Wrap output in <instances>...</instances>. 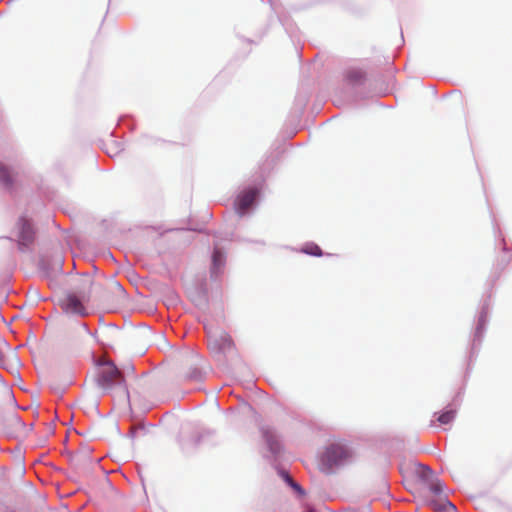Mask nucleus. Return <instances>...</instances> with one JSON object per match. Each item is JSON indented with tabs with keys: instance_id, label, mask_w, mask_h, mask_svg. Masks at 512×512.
Returning a JSON list of instances; mask_svg holds the SVG:
<instances>
[{
	"instance_id": "obj_5",
	"label": "nucleus",
	"mask_w": 512,
	"mask_h": 512,
	"mask_svg": "<svg viewBox=\"0 0 512 512\" xmlns=\"http://www.w3.org/2000/svg\"><path fill=\"white\" fill-rule=\"evenodd\" d=\"M97 384L104 391L110 390L115 385H120L124 381L118 368L109 361H104L99 365Z\"/></svg>"
},
{
	"instance_id": "obj_9",
	"label": "nucleus",
	"mask_w": 512,
	"mask_h": 512,
	"mask_svg": "<svg viewBox=\"0 0 512 512\" xmlns=\"http://www.w3.org/2000/svg\"><path fill=\"white\" fill-rule=\"evenodd\" d=\"M301 252L312 255V256H322L321 248L314 243H307L301 248Z\"/></svg>"
},
{
	"instance_id": "obj_12",
	"label": "nucleus",
	"mask_w": 512,
	"mask_h": 512,
	"mask_svg": "<svg viewBox=\"0 0 512 512\" xmlns=\"http://www.w3.org/2000/svg\"><path fill=\"white\" fill-rule=\"evenodd\" d=\"M222 261V254L220 251L218 250H215L214 253H213V262L215 265H218L220 264V262Z\"/></svg>"
},
{
	"instance_id": "obj_3",
	"label": "nucleus",
	"mask_w": 512,
	"mask_h": 512,
	"mask_svg": "<svg viewBox=\"0 0 512 512\" xmlns=\"http://www.w3.org/2000/svg\"><path fill=\"white\" fill-rule=\"evenodd\" d=\"M352 454L350 450L341 443L330 445L321 456L320 468L323 472L329 473L333 468L346 463Z\"/></svg>"
},
{
	"instance_id": "obj_10",
	"label": "nucleus",
	"mask_w": 512,
	"mask_h": 512,
	"mask_svg": "<svg viewBox=\"0 0 512 512\" xmlns=\"http://www.w3.org/2000/svg\"><path fill=\"white\" fill-rule=\"evenodd\" d=\"M263 434H264V437H265V439H266L267 443H268V444H269V446H270V449H271L272 451H277V450H278V448H279V444H278V442L275 440V435L273 434V432H272V431H269V430H265V431L263 432Z\"/></svg>"
},
{
	"instance_id": "obj_4",
	"label": "nucleus",
	"mask_w": 512,
	"mask_h": 512,
	"mask_svg": "<svg viewBox=\"0 0 512 512\" xmlns=\"http://www.w3.org/2000/svg\"><path fill=\"white\" fill-rule=\"evenodd\" d=\"M207 347L214 358L222 361L226 356L235 351V344L231 336L224 332L210 333L208 335Z\"/></svg>"
},
{
	"instance_id": "obj_8",
	"label": "nucleus",
	"mask_w": 512,
	"mask_h": 512,
	"mask_svg": "<svg viewBox=\"0 0 512 512\" xmlns=\"http://www.w3.org/2000/svg\"><path fill=\"white\" fill-rule=\"evenodd\" d=\"M14 174L13 172L0 163V181L6 186V187H12L14 184Z\"/></svg>"
},
{
	"instance_id": "obj_14",
	"label": "nucleus",
	"mask_w": 512,
	"mask_h": 512,
	"mask_svg": "<svg viewBox=\"0 0 512 512\" xmlns=\"http://www.w3.org/2000/svg\"><path fill=\"white\" fill-rule=\"evenodd\" d=\"M452 511L457 512V508L453 503L450 502V512H452Z\"/></svg>"
},
{
	"instance_id": "obj_11",
	"label": "nucleus",
	"mask_w": 512,
	"mask_h": 512,
	"mask_svg": "<svg viewBox=\"0 0 512 512\" xmlns=\"http://www.w3.org/2000/svg\"><path fill=\"white\" fill-rule=\"evenodd\" d=\"M348 78L351 80H360L363 78V73L360 70H351L348 72Z\"/></svg>"
},
{
	"instance_id": "obj_13",
	"label": "nucleus",
	"mask_w": 512,
	"mask_h": 512,
	"mask_svg": "<svg viewBox=\"0 0 512 512\" xmlns=\"http://www.w3.org/2000/svg\"><path fill=\"white\" fill-rule=\"evenodd\" d=\"M437 421L440 424H447L448 423V412H444L437 418Z\"/></svg>"
},
{
	"instance_id": "obj_7",
	"label": "nucleus",
	"mask_w": 512,
	"mask_h": 512,
	"mask_svg": "<svg viewBox=\"0 0 512 512\" xmlns=\"http://www.w3.org/2000/svg\"><path fill=\"white\" fill-rule=\"evenodd\" d=\"M257 195V191L254 189H249L247 191L242 192L235 203L236 210L240 215H243L254 203Z\"/></svg>"
},
{
	"instance_id": "obj_6",
	"label": "nucleus",
	"mask_w": 512,
	"mask_h": 512,
	"mask_svg": "<svg viewBox=\"0 0 512 512\" xmlns=\"http://www.w3.org/2000/svg\"><path fill=\"white\" fill-rule=\"evenodd\" d=\"M18 244L20 247H27L34 241V231L30 222L25 218L19 219Z\"/></svg>"
},
{
	"instance_id": "obj_1",
	"label": "nucleus",
	"mask_w": 512,
	"mask_h": 512,
	"mask_svg": "<svg viewBox=\"0 0 512 512\" xmlns=\"http://www.w3.org/2000/svg\"><path fill=\"white\" fill-rule=\"evenodd\" d=\"M417 474L419 484L425 492L428 505L435 512H447L448 500L444 493V482H441L428 467H420Z\"/></svg>"
},
{
	"instance_id": "obj_2",
	"label": "nucleus",
	"mask_w": 512,
	"mask_h": 512,
	"mask_svg": "<svg viewBox=\"0 0 512 512\" xmlns=\"http://www.w3.org/2000/svg\"><path fill=\"white\" fill-rule=\"evenodd\" d=\"M94 281L91 276L84 275L75 284V291L66 294L60 300L61 308L68 314L84 315L85 307L83 302L91 296Z\"/></svg>"
}]
</instances>
